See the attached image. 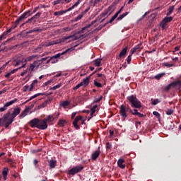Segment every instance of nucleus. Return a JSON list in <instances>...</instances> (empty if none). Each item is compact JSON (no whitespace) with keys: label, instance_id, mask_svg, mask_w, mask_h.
Instances as JSON below:
<instances>
[{"label":"nucleus","instance_id":"obj_1","mask_svg":"<svg viewBox=\"0 0 181 181\" xmlns=\"http://www.w3.org/2000/svg\"><path fill=\"white\" fill-rule=\"evenodd\" d=\"M119 110H120L119 115L121 117H122L124 118V119H125V118L128 117L127 112H129V114H132V115H136L137 117H139V118H144V117H145V115H144V114L138 112L137 109H134V110H132V109H131L129 105L127 106L125 105H121Z\"/></svg>","mask_w":181,"mask_h":181},{"label":"nucleus","instance_id":"obj_2","mask_svg":"<svg viewBox=\"0 0 181 181\" xmlns=\"http://www.w3.org/2000/svg\"><path fill=\"white\" fill-rule=\"evenodd\" d=\"M119 110H120L119 115L121 117H122L124 118V119H125V118L128 117L127 112H129V114H132V115H136L137 117H139V118H144V117H145V115H144V114L138 112L137 109H134V110H132V109H131L129 105L127 106L125 105H121Z\"/></svg>","mask_w":181,"mask_h":181},{"label":"nucleus","instance_id":"obj_3","mask_svg":"<svg viewBox=\"0 0 181 181\" xmlns=\"http://www.w3.org/2000/svg\"><path fill=\"white\" fill-rule=\"evenodd\" d=\"M127 100L129 102L132 108H142L141 101L138 100L136 95L127 96Z\"/></svg>","mask_w":181,"mask_h":181},{"label":"nucleus","instance_id":"obj_4","mask_svg":"<svg viewBox=\"0 0 181 181\" xmlns=\"http://www.w3.org/2000/svg\"><path fill=\"white\" fill-rule=\"evenodd\" d=\"M21 114V107H16L14 108L13 112L10 115V118L8 119V121L5 124V128H8L11 124L13 122V119L18 117Z\"/></svg>","mask_w":181,"mask_h":181},{"label":"nucleus","instance_id":"obj_5","mask_svg":"<svg viewBox=\"0 0 181 181\" xmlns=\"http://www.w3.org/2000/svg\"><path fill=\"white\" fill-rule=\"evenodd\" d=\"M83 169H84V167L83 165L75 166L68 170V175L74 176V175H76V173L81 172V170H83Z\"/></svg>","mask_w":181,"mask_h":181},{"label":"nucleus","instance_id":"obj_6","mask_svg":"<svg viewBox=\"0 0 181 181\" xmlns=\"http://www.w3.org/2000/svg\"><path fill=\"white\" fill-rule=\"evenodd\" d=\"M101 19H103V17L100 15L99 16H98L95 21H91V23L88 24V25H86V27L83 28L82 30L78 32V33H84L86 32V30H88V29H90V28H91V26H93V25H94L95 23H97V22H99V21H101Z\"/></svg>","mask_w":181,"mask_h":181},{"label":"nucleus","instance_id":"obj_7","mask_svg":"<svg viewBox=\"0 0 181 181\" xmlns=\"http://www.w3.org/2000/svg\"><path fill=\"white\" fill-rule=\"evenodd\" d=\"M101 19H103V17L100 15L99 16H98L95 21H91V23L88 24V25H86V27L83 28L82 30L78 32V33H84L86 32V30H88V29H90V28H91V26H93V25H94L95 23H97V22H99V21H101Z\"/></svg>","mask_w":181,"mask_h":181},{"label":"nucleus","instance_id":"obj_8","mask_svg":"<svg viewBox=\"0 0 181 181\" xmlns=\"http://www.w3.org/2000/svg\"><path fill=\"white\" fill-rule=\"evenodd\" d=\"M18 25H19V23H16V21L14 24L11 26V28L10 29H8L7 31L3 33V34L1 35H0V43H1V42H2V40H4V39H6V36H8V33H11V32H12V30H13V29L18 28Z\"/></svg>","mask_w":181,"mask_h":181},{"label":"nucleus","instance_id":"obj_9","mask_svg":"<svg viewBox=\"0 0 181 181\" xmlns=\"http://www.w3.org/2000/svg\"><path fill=\"white\" fill-rule=\"evenodd\" d=\"M69 50H74V48H73V47L69 48L62 53H58L51 57H49V59L46 62L45 64H49V63H50V62H52V60H53V59H59V57H62V56H63V54H66V53L69 52Z\"/></svg>","mask_w":181,"mask_h":181},{"label":"nucleus","instance_id":"obj_10","mask_svg":"<svg viewBox=\"0 0 181 181\" xmlns=\"http://www.w3.org/2000/svg\"><path fill=\"white\" fill-rule=\"evenodd\" d=\"M11 117V110H8L7 113L4 115L3 117L0 118V127H5L6 124L8 122L6 121H9V118Z\"/></svg>","mask_w":181,"mask_h":181},{"label":"nucleus","instance_id":"obj_11","mask_svg":"<svg viewBox=\"0 0 181 181\" xmlns=\"http://www.w3.org/2000/svg\"><path fill=\"white\" fill-rule=\"evenodd\" d=\"M22 63H25V58L21 57H15L13 59L12 64L15 66L16 67H18V66H21Z\"/></svg>","mask_w":181,"mask_h":181},{"label":"nucleus","instance_id":"obj_12","mask_svg":"<svg viewBox=\"0 0 181 181\" xmlns=\"http://www.w3.org/2000/svg\"><path fill=\"white\" fill-rule=\"evenodd\" d=\"M32 15V11L28 10L27 12L23 13L21 16H20L17 20H16V23H21L23 19H28L29 16H31Z\"/></svg>","mask_w":181,"mask_h":181},{"label":"nucleus","instance_id":"obj_13","mask_svg":"<svg viewBox=\"0 0 181 181\" xmlns=\"http://www.w3.org/2000/svg\"><path fill=\"white\" fill-rule=\"evenodd\" d=\"M16 101H18V99L15 98L13 100L6 103L4 107H0V112H4V111H6V110H8V107H11V105H13V104L16 103Z\"/></svg>","mask_w":181,"mask_h":181},{"label":"nucleus","instance_id":"obj_14","mask_svg":"<svg viewBox=\"0 0 181 181\" xmlns=\"http://www.w3.org/2000/svg\"><path fill=\"white\" fill-rule=\"evenodd\" d=\"M28 125L31 128H37L39 129V118H34L28 122Z\"/></svg>","mask_w":181,"mask_h":181},{"label":"nucleus","instance_id":"obj_15","mask_svg":"<svg viewBox=\"0 0 181 181\" xmlns=\"http://www.w3.org/2000/svg\"><path fill=\"white\" fill-rule=\"evenodd\" d=\"M38 129H41L42 131H45V129H47V123L43 119H40L38 122Z\"/></svg>","mask_w":181,"mask_h":181},{"label":"nucleus","instance_id":"obj_16","mask_svg":"<svg viewBox=\"0 0 181 181\" xmlns=\"http://www.w3.org/2000/svg\"><path fill=\"white\" fill-rule=\"evenodd\" d=\"M40 15H42V13L38 12L34 16L29 18L25 23H35L40 18Z\"/></svg>","mask_w":181,"mask_h":181},{"label":"nucleus","instance_id":"obj_17","mask_svg":"<svg viewBox=\"0 0 181 181\" xmlns=\"http://www.w3.org/2000/svg\"><path fill=\"white\" fill-rule=\"evenodd\" d=\"M177 86H180V87H181V81H175L170 83L164 88V91H169L170 90V88L176 87Z\"/></svg>","mask_w":181,"mask_h":181},{"label":"nucleus","instance_id":"obj_18","mask_svg":"<svg viewBox=\"0 0 181 181\" xmlns=\"http://www.w3.org/2000/svg\"><path fill=\"white\" fill-rule=\"evenodd\" d=\"M81 37V36L78 35V33H74V35L67 36V37H64V40H68L69 39H70L71 42H73L74 40H78V39H80Z\"/></svg>","mask_w":181,"mask_h":181},{"label":"nucleus","instance_id":"obj_19","mask_svg":"<svg viewBox=\"0 0 181 181\" xmlns=\"http://www.w3.org/2000/svg\"><path fill=\"white\" fill-rule=\"evenodd\" d=\"M81 119H83V117L82 116H77L74 122H73V125L74 127L76 129H80V126H78V121H81Z\"/></svg>","mask_w":181,"mask_h":181},{"label":"nucleus","instance_id":"obj_20","mask_svg":"<svg viewBox=\"0 0 181 181\" xmlns=\"http://www.w3.org/2000/svg\"><path fill=\"white\" fill-rule=\"evenodd\" d=\"M37 69H39V65L37 64V60H35L33 62V63L30 64V71H35V70H37Z\"/></svg>","mask_w":181,"mask_h":181},{"label":"nucleus","instance_id":"obj_21","mask_svg":"<svg viewBox=\"0 0 181 181\" xmlns=\"http://www.w3.org/2000/svg\"><path fill=\"white\" fill-rule=\"evenodd\" d=\"M48 166L49 167V169H54V168L57 166V161L54 160H48Z\"/></svg>","mask_w":181,"mask_h":181},{"label":"nucleus","instance_id":"obj_22","mask_svg":"<svg viewBox=\"0 0 181 181\" xmlns=\"http://www.w3.org/2000/svg\"><path fill=\"white\" fill-rule=\"evenodd\" d=\"M124 162H125L124 159L119 158L117 161V165L120 169H125V164H124Z\"/></svg>","mask_w":181,"mask_h":181},{"label":"nucleus","instance_id":"obj_23","mask_svg":"<svg viewBox=\"0 0 181 181\" xmlns=\"http://www.w3.org/2000/svg\"><path fill=\"white\" fill-rule=\"evenodd\" d=\"M9 173V168L8 167H6L2 170V176L4 177V180H6V177L8 176V173Z\"/></svg>","mask_w":181,"mask_h":181},{"label":"nucleus","instance_id":"obj_24","mask_svg":"<svg viewBox=\"0 0 181 181\" xmlns=\"http://www.w3.org/2000/svg\"><path fill=\"white\" fill-rule=\"evenodd\" d=\"M55 118L53 117L52 115H49L48 116H47L44 120L45 121V122L47 124V122H49L50 124H52V122H53V121H54Z\"/></svg>","mask_w":181,"mask_h":181},{"label":"nucleus","instance_id":"obj_25","mask_svg":"<svg viewBox=\"0 0 181 181\" xmlns=\"http://www.w3.org/2000/svg\"><path fill=\"white\" fill-rule=\"evenodd\" d=\"M141 46H142V44H139L137 45H136L134 48H132L130 51V53H132V54H134V53H135L137 50L139 52H141Z\"/></svg>","mask_w":181,"mask_h":181},{"label":"nucleus","instance_id":"obj_26","mask_svg":"<svg viewBox=\"0 0 181 181\" xmlns=\"http://www.w3.org/2000/svg\"><path fill=\"white\" fill-rule=\"evenodd\" d=\"M100 150L95 151L91 156L92 160H97V158L100 156Z\"/></svg>","mask_w":181,"mask_h":181},{"label":"nucleus","instance_id":"obj_27","mask_svg":"<svg viewBox=\"0 0 181 181\" xmlns=\"http://www.w3.org/2000/svg\"><path fill=\"white\" fill-rule=\"evenodd\" d=\"M37 57V55L33 54L31 56L28 57L27 58H24V63H28V62H32L33 59H36Z\"/></svg>","mask_w":181,"mask_h":181},{"label":"nucleus","instance_id":"obj_28","mask_svg":"<svg viewBox=\"0 0 181 181\" xmlns=\"http://www.w3.org/2000/svg\"><path fill=\"white\" fill-rule=\"evenodd\" d=\"M90 83V76L86 77V78H83V81L81 82L82 83V86L83 87H87V85Z\"/></svg>","mask_w":181,"mask_h":181},{"label":"nucleus","instance_id":"obj_29","mask_svg":"<svg viewBox=\"0 0 181 181\" xmlns=\"http://www.w3.org/2000/svg\"><path fill=\"white\" fill-rule=\"evenodd\" d=\"M128 51V47H125L119 54V57H124L125 54H127V52Z\"/></svg>","mask_w":181,"mask_h":181},{"label":"nucleus","instance_id":"obj_30","mask_svg":"<svg viewBox=\"0 0 181 181\" xmlns=\"http://www.w3.org/2000/svg\"><path fill=\"white\" fill-rule=\"evenodd\" d=\"M28 112H29V109H25L22 112V113L19 115V118L20 119L25 118V117L28 115Z\"/></svg>","mask_w":181,"mask_h":181},{"label":"nucleus","instance_id":"obj_31","mask_svg":"<svg viewBox=\"0 0 181 181\" xmlns=\"http://www.w3.org/2000/svg\"><path fill=\"white\" fill-rule=\"evenodd\" d=\"M98 77H100L104 82V85L107 84L106 81H107V78L105 77V74H97Z\"/></svg>","mask_w":181,"mask_h":181},{"label":"nucleus","instance_id":"obj_32","mask_svg":"<svg viewBox=\"0 0 181 181\" xmlns=\"http://www.w3.org/2000/svg\"><path fill=\"white\" fill-rule=\"evenodd\" d=\"M43 94L42 93H37L33 96H31L28 100H27L24 104H26V103H29V101H31V100H33L34 98H36L37 97H39V95H42Z\"/></svg>","mask_w":181,"mask_h":181},{"label":"nucleus","instance_id":"obj_33","mask_svg":"<svg viewBox=\"0 0 181 181\" xmlns=\"http://www.w3.org/2000/svg\"><path fill=\"white\" fill-rule=\"evenodd\" d=\"M52 100H53L52 98H49L47 100H45L43 103L41 104L42 108H45V107L47 106V104H50V103H52Z\"/></svg>","mask_w":181,"mask_h":181},{"label":"nucleus","instance_id":"obj_34","mask_svg":"<svg viewBox=\"0 0 181 181\" xmlns=\"http://www.w3.org/2000/svg\"><path fill=\"white\" fill-rule=\"evenodd\" d=\"M173 18L172 17H165L163 18V23H168L169 22H172Z\"/></svg>","mask_w":181,"mask_h":181},{"label":"nucleus","instance_id":"obj_35","mask_svg":"<svg viewBox=\"0 0 181 181\" xmlns=\"http://www.w3.org/2000/svg\"><path fill=\"white\" fill-rule=\"evenodd\" d=\"M66 124H67V121H66L64 119H59L58 122V125L59 127H64V125H66Z\"/></svg>","mask_w":181,"mask_h":181},{"label":"nucleus","instance_id":"obj_36","mask_svg":"<svg viewBox=\"0 0 181 181\" xmlns=\"http://www.w3.org/2000/svg\"><path fill=\"white\" fill-rule=\"evenodd\" d=\"M113 8H114V6H113V5H111V6H110L107 9H105V11H106L107 13H108L109 12H110V13H109V15H111V14L112 13V12H114Z\"/></svg>","mask_w":181,"mask_h":181},{"label":"nucleus","instance_id":"obj_37","mask_svg":"<svg viewBox=\"0 0 181 181\" xmlns=\"http://www.w3.org/2000/svg\"><path fill=\"white\" fill-rule=\"evenodd\" d=\"M64 13H66V11H59L54 12V16H62V15H64Z\"/></svg>","mask_w":181,"mask_h":181},{"label":"nucleus","instance_id":"obj_38","mask_svg":"<svg viewBox=\"0 0 181 181\" xmlns=\"http://www.w3.org/2000/svg\"><path fill=\"white\" fill-rule=\"evenodd\" d=\"M173 9H175V6H170V8H168V12L167 13L168 16L173 13Z\"/></svg>","mask_w":181,"mask_h":181},{"label":"nucleus","instance_id":"obj_39","mask_svg":"<svg viewBox=\"0 0 181 181\" xmlns=\"http://www.w3.org/2000/svg\"><path fill=\"white\" fill-rule=\"evenodd\" d=\"M128 12H126L122 15H120L117 18V21H122V19H124V18H125V16H127V15H128Z\"/></svg>","mask_w":181,"mask_h":181},{"label":"nucleus","instance_id":"obj_40","mask_svg":"<svg viewBox=\"0 0 181 181\" xmlns=\"http://www.w3.org/2000/svg\"><path fill=\"white\" fill-rule=\"evenodd\" d=\"M93 84L95 87H98V88H101V87H103V84H101V83H100L95 80L94 81Z\"/></svg>","mask_w":181,"mask_h":181},{"label":"nucleus","instance_id":"obj_41","mask_svg":"<svg viewBox=\"0 0 181 181\" xmlns=\"http://www.w3.org/2000/svg\"><path fill=\"white\" fill-rule=\"evenodd\" d=\"M68 105H70V102H69V100L63 101L61 103V107H68Z\"/></svg>","mask_w":181,"mask_h":181},{"label":"nucleus","instance_id":"obj_42","mask_svg":"<svg viewBox=\"0 0 181 181\" xmlns=\"http://www.w3.org/2000/svg\"><path fill=\"white\" fill-rule=\"evenodd\" d=\"M165 67H175V64H170L169 62H165L163 64Z\"/></svg>","mask_w":181,"mask_h":181},{"label":"nucleus","instance_id":"obj_43","mask_svg":"<svg viewBox=\"0 0 181 181\" xmlns=\"http://www.w3.org/2000/svg\"><path fill=\"white\" fill-rule=\"evenodd\" d=\"M57 43H59V42L52 41V42H47L45 46L47 47L49 46H53L54 45H57Z\"/></svg>","mask_w":181,"mask_h":181},{"label":"nucleus","instance_id":"obj_44","mask_svg":"<svg viewBox=\"0 0 181 181\" xmlns=\"http://www.w3.org/2000/svg\"><path fill=\"white\" fill-rule=\"evenodd\" d=\"M159 103H160V100H159V99H151L152 105H156L157 104H159Z\"/></svg>","mask_w":181,"mask_h":181},{"label":"nucleus","instance_id":"obj_45","mask_svg":"<svg viewBox=\"0 0 181 181\" xmlns=\"http://www.w3.org/2000/svg\"><path fill=\"white\" fill-rule=\"evenodd\" d=\"M83 16H84L81 13V14H79L76 18L74 19V22H78V21L82 19Z\"/></svg>","mask_w":181,"mask_h":181},{"label":"nucleus","instance_id":"obj_46","mask_svg":"<svg viewBox=\"0 0 181 181\" xmlns=\"http://www.w3.org/2000/svg\"><path fill=\"white\" fill-rule=\"evenodd\" d=\"M95 62V66L96 67H99V66H101V59H96L94 61Z\"/></svg>","mask_w":181,"mask_h":181},{"label":"nucleus","instance_id":"obj_47","mask_svg":"<svg viewBox=\"0 0 181 181\" xmlns=\"http://www.w3.org/2000/svg\"><path fill=\"white\" fill-rule=\"evenodd\" d=\"M62 83H59L52 88H49V90H57V88H60V87H62Z\"/></svg>","mask_w":181,"mask_h":181},{"label":"nucleus","instance_id":"obj_48","mask_svg":"<svg viewBox=\"0 0 181 181\" xmlns=\"http://www.w3.org/2000/svg\"><path fill=\"white\" fill-rule=\"evenodd\" d=\"M117 18H118V16L115 14V15L111 18V19H110L109 21H107V23H112L113 21H115V19H117Z\"/></svg>","mask_w":181,"mask_h":181},{"label":"nucleus","instance_id":"obj_49","mask_svg":"<svg viewBox=\"0 0 181 181\" xmlns=\"http://www.w3.org/2000/svg\"><path fill=\"white\" fill-rule=\"evenodd\" d=\"M64 0H56L54 1V5H59V4H64Z\"/></svg>","mask_w":181,"mask_h":181},{"label":"nucleus","instance_id":"obj_50","mask_svg":"<svg viewBox=\"0 0 181 181\" xmlns=\"http://www.w3.org/2000/svg\"><path fill=\"white\" fill-rule=\"evenodd\" d=\"M33 32H37L38 33H40L41 32H43V29L39 28H35L33 29Z\"/></svg>","mask_w":181,"mask_h":181},{"label":"nucleus","instance_id":"obj_51","mask_svg":"<svg viewBox=\"0 0 181 181\" xmlns=\"http://www.w3.org/2000/svg\"><path fill=\"white\" fill-rule=\"evenodd\" d=\"M167 115H172L173 114V109H168L165 111Z\"/></svg>","mask_w":181,"mask_h":181},{"label":"nucleus","instance_id":"obj_52","mask_svg":"<svg viewBox=\"0 0 181 181\" xmlns=\"http://www.w3.org/2000/svg\"><path fill=\"white\" fill-rule=\"evenodd\" d=\"M127 64H129L131 63V60H132V53L129 55L127 58Z\"/></svg>","mask_w":181,"mask_h":181},{"label":"nucleus","instance_id":"obj_53","mask_svg":"<svg viewBox=\"0 0 181 181\" xmlns=\"http://www.w3.org/2000/svg\"><path fill=\"white\" fill-rule=\"evenodd\" d=\"M91 112L95 114V111H97V105H94L90 109Z\"/></svg>","mask_w":181,"mask_h":181},{"label":"nucleus","instance_id":"obj_54","mask_svg":"<svg viewBox=\"0 0 181 181\" xmlns=\"http://www.w3.org/2000/svg\"><path fill=\"white\" fill-rule=\"evenodd\" d=\"M101 29H103V27L99 25L96 29L93 30L91 33L93 34L95 33V32H99V30H101Z\"/></svg>","mask_w":181,"mask_h":181},{"label":"nucleus","instance_id":"obj_55","mask_svg":"<svg viewBox=\"0 0 181 181\" xmlns=\"http://www.w3.org/2000/svg\"><path fill=\"white\" fill-rule=\"evenodd\" d=\"M11 76H12V74H11V72H8L4 75V77L6 78H7L8 80H9V78H11Z\"/></svg>","mask_w":181,"mask_h":181},{"label":"nucleus","instance_id":"obj_56","mask_svg":"<svg viewBox=\"0 0 181 181\" xmlns=\"http://www.w3.org/2000/svg\"><path fill=\"white\" fill-rule=\"evenodd\" d=\"M30 88H29V86L25 85L23 88V93H26V91H28V90H29Z\"/></svg>","mask_w":181,"mask_h":181},{"label":"nucleus","instance_id":"obj_57","mask_svg":"<svg viewBox=\"0 0 181 181\" xmlns=\"http://www.w3.org/2000/svg\"><path fill=\"white\" fill-rule=\"evenodd\" d=\"M107 15H108V13L106 11V10H105L101 14V17L102 18H105V16H107Z\"/></svg>","mask_w":181,"mask_h":181},{"label":"nucleus","instance_id":"obj_58","mask_svg":"<svg viewBox=\"0 0 181 181\" xmlns=\"http://www.w3.org/2000/svg\"><path fill=\"white\" fill-rule=\"evenodd\" d=\"M82 86H83V83H80L77 84V85L74 88V90H78V88H79L80 87H82Z\"/></svg>","mask_w":181,"mask_h":181},{"label":"nucleus","instance_id":"obj_59","mask_svg":"<svg viewBox=\"0 0 181 181\" xmlns=\"http://www.w3.org/2000/svg\"><path fill=\"white\" fill-rule=\"evenodd\" d=\"M162 76H163V74H159L155 76V78H156V80H160L162 78Z\"/></svg>","mask_w":181,"mask_h":181},{"label":"nucleus","instance_id":"obj_60","mask_svg":"<svg viewBox=\"0 0 181 181\" xmlns=\"http://www.w3.org/2000/svg\"><path fill=\"white\" fill-rule=\"evenodd\" d=\"M153 114L155 115V117H157V118H160V114H159V112L154 111Z\"/></svg>","mask_w":181,"mask_h":181},{"label":"nucleus","instance_id":"obj_61","mask_svg":"<svg viewBox=\"0 0 181 181\" xmlns=\"http://www.w3.org/2000/svg\"><path fill=\"white\" fill-rule=\"evenodd\" d=\"M166 26H168V24L166 23H163V21L161 22V28L162 29H166Z\"/></svg>","mask_w":181,"mask_h":181},{"label":"nucleus","instance_id":"obj_62","mask_svg":"<svg viewBox=\"0 0 181 181\" xmlns=\"http://www.w3.org/2000/svg\"><path fill=\"white\" fill-rule=\"evenodd\" d=\"M106 148L107 149H111V148H112V145H111V144L110 143H106Z\"/></svg>","mask_w":181,"mask_h":181},{"label":"nucleus","instance_id":"obj_63","mask_svg":"<svg viewBox=\"0 0 181 181\" xmlns=\"http://www.w3.org/2000/svg\"><path fill=\"white\" fill-rule=\"evenodd\" d=\"M173 122H171L170 124L168 125V129H173L175 128V124H173Z\"/></svg>","mask_w":181,"mask_h":181},{"label":"nucleus","instance_id":"obj_64","mask_svg":"<svg viewBox=\"0 0 181 181\" xmlns=\"http://www.w3.org/2000/svg\"><path fill=\"white\" fill-rule=\"evenodd\" d=\"M52 81H53V80H49L48 81L45 82L44 83V87H46L47 86H49V84H50V83H52Z\"/></svg>","mask_w":181,"mask_h":181}]
</instances>
